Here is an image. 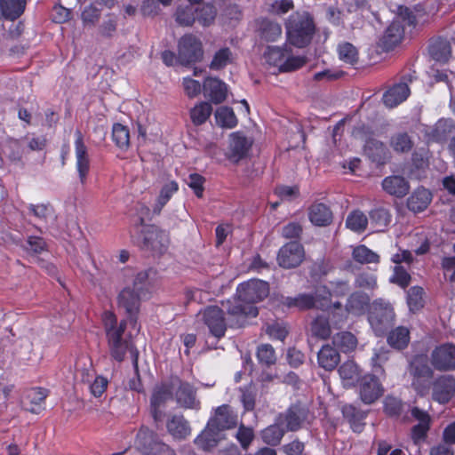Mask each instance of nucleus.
Masks as SVG:
<instances>
[{"label": "nucleus", "mask_w": 455, "mask_h": 455, "mask_svg": "<svg viewBox=\"0 0 455 455\" xmlns=\"http://www.w3.org/2000/svg\"><path fill=\"white\" fill-rule=\"evenodd\" d=\"M149 274L148 270L132 268H125L121 273L124 287L117 296V304L131 317L139 312L141 298L148 292Z\"/></svg>", "instance_id": "1"}, {"label": "nucleus", "mask_w": 455, "mask_h": 455, "mask_svg": "<svg viewBox=\"0 0 455 455\" xmlns=\"http://www.w3.org/2000/svg\"><path fill=\"white\" fill-rule=\"evenodd\" d=\"M269 294V285L259 279H251L238 285L236 289L237 298L222 303V307L229 315L255 317L258 308L254 304L262 301Z\"/></svg>", "instance_id": "2"}, {"label": "nucleus", "mask_w": 455, "mask_h": 455, "mask_svg": "<svg viewBox=\"0 0 455 455\" xmlns=\"http://www.w3.org/2000/svg\"><path fill=\"white\" fill-rule=\"evenodd\" d=\"M102 320L111 357L120 363L124 361L125 355L129 353L133 365L137 370L139 353L132 342L123 337L126 328L125 321H122L118 323L116 315L109 311L103 314Z\"/></svg>", "instance_id": "3"}, {"label": "nucleus", "mask_w": 455, "mask_h": 455, "mask_svg": "<svg viewBox=\"0 0 455 455\" xmlns=\"http://www.w3.org/2000/svg\"><path fill=\"white\" fill-rule=\"evenodd\" d=\"M263 59L267 65L279 73L296 71L307 63L306 57L293 54L288 44L267 46L263 53Z\"/></svg>", "instance_id": "4"}, {"label": "nucleus", "mask_w": 455, "mask_h": 455, "mask_svg": "<svg viewBox=\"0 0 455 455\" xmlns=\"http://www.w3.org/2000/svg\"><path fill=\"white\" fill-rule=\"evenodd\" d=\"M314 32L313 19L307 12L291 14L286 22L287 40L297 47L302 48L308 44Z\"/></svg>", "instance_id": "5"}, {"label": "nucleus", "mask_w": 455, "mask_h": 455, "mask_svg": "<svg viewBox=\"0 0 455 455\" xmlns=\"http://www.w3.org/2000/svg\"><path fill=\"white\" fill-rule=\"evenodd\" d=\"M135 445L143 455H176L172 449L147 427H141L138 432Z\"/></svg>", "instance_id": "6"}, {"label": "nucleus", "mask_w": 455, "mask_h": 455, "mask_svg": "<svg viewBox=\"0 0 455 455\" xmlns=\"http://www.w3.org/2000/svg\"><path fill=\"white\" fill-rule=\"evenodd\" d=\"M394 320L395 312L390 303L381 299L373 303L369 315V323L377 335L383 334L390 328Z\"/></svg>", "instance_id": "7"}, {"label": "nucleus", "mask_w": 455, "mask_h": 455, "mask_svg": "<svg viewBox=\"0 0 455 455\" xmlns=\"http://www.w3.org/2000/svg\"><path fill=\"white\" fill-rule=\"evenodd\" d=\"M204 57L201 40L192 34L183 36L178 42V61L189 65L200 61Z\"/></svg>", "instance_id": "8"}, {"label": "nucleus", "mask_w": 455, "mask_h": 455, "mask_svg": "<svg viewBox=\"0 0 455 455\" xmlns=\"http://www.w3.org/2000/svg\"><path fill=\"white\" fill-rule=\"evenodd\" d=\"M197 316L214 337L220 339L225 335L227 324L223 309L217 306H210L201 310Z\"/></svg>", "instance_id": "9"}, {"label": "nucleus", "mask_w": 455, "mask_h": 455, "mask_svg": "<svg viewBox=\"0 0 455 455\" xmlns=\"http://www.w3.org/2000/svg\"><path fill=\"white\" fill-rule=\"evenodd\" d=\"M430 363L440 371L455 370V345L450 342L441 344L435 347L431 353Z\"/></svg>", "instance_id": "10"}, {"label": "nucleus", "mask_w": 455, "mask_h": 455, "mask_svg": "<svg viewBox=\"0 0 455 455\" xmlns=\"http://www.w3.org/2000/svg\"><path fill=\"white\" fill-rule=\"evenodd\" d=\"M172 388L175 391L176 402L180 407L196 411L200 409L201 403L196 399V390L192 385L175 378L172 379Z\"/></svg>", "instance_id": "11"}, {"label": "nucleus", "mask_w": 455, "mask_h": 455, "mask_svg": "<svg viewBox=\"0 0 455 455\" xmlns=\"http://www.w3.org/2000/svg\"><path fill=\"white\" fill-rule=\"evenodd\" d=\"M75 156H76V169L81 184L84 185L87 180V176L90 171V157L88 154V148L84 144V136L79 130L75 132Z\"/></svg>", "instance_id": "12"}, {"label": "nucleus", "mask_w": 455, "mask_h": 455, "mask_svg": "<svg viewBox=\"0 0 455 455\" xmlns=\"http://www.w3.org/2000/svg\"><path fill=\"white\" fill-rule=\"evenodd\" d=\"M384 388L378 378L371 374H365L359 383V397L365 404H371L382 396Z\"/></svg>", "instance_id": "13"}, {"label": "nucleus", "mask_w": 455, "mask_h": 455, "mask_svg": "<svg viewBox=\"0 0 455 455\" xmlns=\"http://www.w3.org/2000/svg\"><path fill=\"white\" fill-rule=\"evenodd\" d=\"M305 256L304 249L298 242L284 244L278 252L277 261L283 268H292L300 265Z\"/></svg>", "instance_id": "14"}, {"label": "nucleus", "mask_w": 455, "mask_h": 455, "mask_svg": "<svg viewBox=\"0 0 455 455\" xmlns=\"http://www.w3.org/2000/svg\"><path fill=\"white\" fill-rule=\"evenodd\" d=\"M309 411L302 405H292L283 415H280L278 420L281 425L286 426V430L297 431L301 428L305 423L308 422Z\"/></svg>", "instance_id": "15"}, {"label": "nucleus", "mask_w": 455, "mask_h": 455, "mask_svg": "<svg viewBox=\"0 0 455 455\" xmlns=\"http://www.w3.org/2000/svg\"><path fill=\"white\" fill-rule=\"evenodd\" d=\"M220 432L236 427L238 417L228 404H223L215 409L214 415L208 421Z\"/></svg>", "instance_id": "16"}, {"label": "nucleus", "mask_w": 455, "mask_h": 455, "mask_svg": "<svg viewBox=\"0 0 455 455\" xmlns=\"http://www.w3.org/2000/svg\"><path fill=\"white\" fill-rule=\"evenodd\" d=\"M173 391L172 379L170 383H162L154 388L151 396V410L156 421L161 420L163 416L161 407L172 397Z\"/></svg>", "instance_id": "17"}, {"label": "nucleus", "mask_w": 455, "mask_h": 455, "mask_svg": "<svg viewBox=\"0 0 455 455\" xmlns=\"http://www.w3.org/2000/svg\"><path fill=\"white\" fill-rule=\"evenodd\" d=\"M433 399L439 403H447L455 396V379L452 376H442L433 385Z\"/></svg>", "instance_id": "18"}, {"label": "nucleus", "mask_w": 455, "mask_h": 455, "mask_svg": "<svg viewBox=\"0 0 455 455\" xmlns=\"http://www.w3.org/2000/svg\"><path fill=\"white\" fill-rule=\"evenodd\" d=\"M169 236L166 232L151 226L144 231V245L156 253H163L168 247Z\"/></svg>", "instance_id": "19"}, {"label": "nucleus", "mask_w": 455, "mask_h": 455, "mask_svg": "<svg viewBox=\"0 0 455 455\" xmlns=\"http://www.w3.org/2000/svg\"><path fill=\"white\" fill-rule=\"evenodd\" d=\"M252 141L240 132H234L229 139V159L234 162L245 157L251 147Z\"/></svg>", "instance_id": "20"}, {"label": "nucleus", "mask_w": 455, "mask_h": 455, "mask_svg": "<svg viewBox=\"0 0 455 455\" xmlns=\"http://www.w3.org/2000/svg\"><path fill=\"white\" fill-rule=\"evenodd\" d=\"M344 387L350 388L360 383L362 371L354 361L344 362L338 370Z\"/></svg>", "instance_id": "21"}, {"label": "nucleus", "mask_w": 455, "mask_h": 455, "mask_svg": "<svg viewBox=\"0 0 455 455\" xmlns=\"http://www.w3.org/2000/svg\"><path fill=\"white\" fill-rule=\"evenodd\" d=\"M411 91L405 83H399L389 88L382 97L383 103L389 108H395L403 102L410 95Z\"/></svg>", "instance_id": "22"}, {"label": "nucleus", "mask_w": 455, "mask_h": 455, "mask_svg": "<svg viewBox=\"0 0 455 455\" xmlns=\"http://www.w3.org/2000/svg\"><path fill=\"white\" fill-rule=\"evenodd\" d=\"M404 29L403 26L399 20H394L386 29L382 38L381 45L387 50H392L399 44L403 37Z\"/></svg>", "instance_id": "23"}, {"label": "nucleus", "mask_w": 455, "mask_h": 455, "mask_svg": "<svg viewBox=\"0 0 455 455\" xmlns=\"http://www.w3.org/2000/svg\"><path fill=\"white\" fill-rule=\"evenodd\" d=\"M308 219L315 226L325 227L331 223L332 212L326 204L315 202L308 208Z\"/></svg>", "instance_id": "24"}, {"label": "nucleus", "mask_w": 455, "mask_h": 455, "mask_svg": "<svg viewBox=\"0 0 455 455\" xmlns=\"http://www.w3.org/2000/svg\"><path fill=\"white\" fill-rule=\"evenodd\" d=\"M221 439V432L208 422L205 428L195 439V443L204 451H210Z\"/></svg>", "instance_id": "25"}, {"label": "nucleus", "mask_w": 455, "mask_h": 455, "mask_svg": "<svg viewBox=\"0 0 455 455\" xmlns=\"http://www.w3.org/2000/svg\"><path fill=\"white\" fill-rule=\"evenodd\" d=\"M383 189L389 195L403 197L409 192L410 186L401 176H389L382 181Z\"/></svg>", "instance_id": "26"}, {"label": "nucleus", "mask_w": 455, "mask_h": 455, "mask_svg": "<svg viewBox=\"0 0 455 455\" xmlns=\"http://www.w3.org/2000/svg\"><path fill=\"white\" fill-rule=\"evenodd\" d=\"M204 90L211 100L219 104L227 98L228 88L225 83L217 78H208L204 83Z\"/></svg>", "instance_id": "27"}, {"label": "nucleus", "mask_w": 455, "mask_h": 455, "mask_svg": "<svg viewBox=\"0 0 455 455\" xmlns=\"http://www.w3.org/2000/svg\"><path fill=\"white\" fill-rule=\"evenodd\" d=\"M166 427L176 439H184L191 433L189 424L182 415H173L168 419Z\"/></svg>", "instance_id": "28"}, {"label": "nucleus", "mask_w": 455, "mask_h": 455, "mask_svg": "<svg viewBox=\"0 0 455 455\" xmlns=\"http://www.w3.org/2000/svg\"><path fill=\"white\" fill-rule=\"evenodd\" d=\"M431 200L430 191L424 188H419L408 198V208L415 212H422L428 206Z\"/></svg>", "instance_id": "29"}, {"label": "nucleus", "mask_w": 455, "mask_h": 455, "mask_svg": "<svg viewBox=\"0 0 455 455\" xmlns=\"http://www.w3.org/2000/svg\"><path fill=\"white\" fill-rule=\"evenodd\" d=\"M320 367L326 371H332L340 361L338 351L330 345L323 346L317 355Z\"/></svg>", "instance_id": "30"}, {"label": "nucleus", "mask_w": 455, "mask_h": 455, "mask_svg": "<svg viewBox=\"0 0 455 455\" xmlns=\"http://www.w3.org/2000/svg\"><path fill=\"white\" fill-rule=\"evenodd\" d=\"M428 51L431 58L441 63L446 62L451 54L450 43L442 38L433 40L429 44Z\"/></svg>", "instance_id": "31"}, {"label": "nucleus", "mask_w": 455, "mask_h": 455, "mask_svg": "<svg viewBox=\"0 0 455 455\" xmlns=\"http://www.w3.org/2000/svg\"><path fill=\"white\" fill-rule=\"evenodd\" d=\"M369 297L361 292H355L350 295L346 305V310L353 315H363L369 307Z\"/></svg>", "instance_id": "32"}, {"label": "nucleus", "mask_w": 455, "mask_h": 455, "mask_svg": "<svg viewBox=\"0 0 455 455\" xmlns=\"http://www.w3.org/2000/svg\"><path fill=\"white\" fill-rule=\"evenodd\" d=\"M344 417L349 421L354 432L360 433L363 429V422L366 417V413L356 409L351 404H347L342 408Z\"/></svg>", "instance_id": "33"}, {"label": "nucleus", "mask_w": 455, "mask_h": 455, "mask_svg": "<svg viewBox=\"0 0 455 455\" xmlns=\"http://www.w3.org/2000/svg\"><path fill=\"white\" fill-rule=\"evenodd\" d=\"M259 32L261 38L275 42L282 35V28L277 22L263 19L259 21Z\"/></svg>", "instance_id": "34"}, {"label": "nucleus", "mask_w": 455, "mask_h": 455, "mask_svg": "<svg viewBox=\"0 0 455 455\" xmlns=\"http://www.w3.org/2000/svg\"><path fill=\"white\" fill-rule=\"evenodd\" d=\"M352 259L363 265L379 262V256L363 244L353 247Z\"/></svg>", "instance_id": "35"}, {"label": "nucleus", "mask_w": 455, "mask_h": 455, "mask_svg": "<svg viewBox=\"0 0 455 455\" xmlns=\"http://www.w3.org/2000/svg\"><path fill=\"white\" fill-rule=\"evenodd\" d=\"M26 0H1L0 6L4 17L10 20L19 18L24 12Z\"/></svg>", "instance_id": "36"}, {"label": "nucleus", "mask_w": 455, "mask_h": 455, "mask_svg": "<svg viewBox=\"0 0 455 455\" xmlns=\"http://www.w3.org/2000/svg\"><path fill=\"white\" fill-rule=\"evenodd\" d=\"M410 341V331L406 327L399 326L394 329L387 337L388 344L395 349H403Z\"/></svg>", "instance_id": "37"}, {"label": "nucleus", "mask_w": 455, "mask_h": 455, "mask_svg": "<svg viewBox=\"0 0 455 455\" xmlns=\"http://www.w3.org/2000/svg\"><path fill=\"white\" fill-rule=\"evenodd\" d=\"M216 123L224 128L232 129L237 124V118L232 108L220 107L215 112Z\"/></svg>", "instance_id": "38"}, {"label": "nucleus", "mask_w": 455, "mask_h": 455, "mask_svg": "<svg viewBox=\"0 0 455 455\" xmlns=\"http://www.w3.org/2000/svg\"><path fill=\"white\" fill-rule=\"evenodd\" d=\"M212 108L208 102H200L190 110V118L195 125L204 124L210 117Z\"/></svg>", "instance_id": "39"}, {"label": "nucleus", "mask_w": 455, "mask_h": 455, "mask_svg": "<svg viewBox=\"0 0 455 455\" xmlns=\"http://www.w3.org/2000/svg\"><path fill=\"white\" fill-rule=\"evenodd\" d=\"M232 60L233 54L230 49L228 47L221 48L214 53L209 68L212 70L222 69L231 63Z\"/></svg>", "instance_id": "40"}, {"label": "nucleus", "mask_w": 455, "mask_h": 455, "mask_svg": "<svg viewBox=\"0 0 455 455\" xmlns=\"http://www.w3.org/2000/svg\"><path fill=\"white\" fill-rule=\"evenodd\" d=\"M283 304L288 307H298L299 309H307L315 307L317 301L314 300V297L308 294H299L297 297H286Z\"/></svg>", "instance_id": "41"}, {"label": "nucleus", "mask_w": 455, "mask_h": 455, "mask_svg": "<svg viewBox=\"0 0 455 455\" xmlns=\"http://www.w3.org/2000/svg\"><path fill=\"white\" fill-rule=\"evenodd\" d=\"M112 139L119 148L127 149L130 145L129 129L121 124H115L112 129Z\"/></svg>", "instance_id": "42"}, {"label": "nucleus", "mask_w": 455, "mask_h": 455, "mask_svg": "<svg viewBox=\"0 0 455 455\" xmlns=\"http://www.w3.org/2000/svg\"><path fill=\"white\" fill-rule=\"evenodd\" d=\"M28 210L30 214L44 222L55 218L53 208L49 204H31L28 206Z\"/></svg>", "instance_id": "43"}, {"label": "nucleus", "mask_w": 455, "mask_h": 455, "mask_svg": "<svg viewBox=\"0 0 455 455\" xmlns=\"http://www.w3.org/2000/svg\"><path fill=\"white\" fill-rule=\"evenodd\" d=\"M367 224L368 219L366 215L360 211L351 212L346 220V226L352 231L358 233L364 231Z\"/></svg>", "instance_id": "44"}, {"label": "nucleus", "mask_w": 455, "mask_h": 455, "mask_svg": "<svg viewBox=\"0 0 455 455\" xmlns=\"http://www.w3.org/2000/svg\"><path fill=\"white\" fill-rule=\"evenodd\" d=\"M333 344L343 352H350L356 347L357 339L351 332H339L333 337Z\"/></svg>", "instance_id": "45"}, {"label": "nucleus", "mask_w": 455, "mask_h": 455, "mask_svg": "<svg viewBox=\"0 0 455 455\" xmlns=\"http://www.w3.org/2000/svg\"><path fill=\"white\" fill-rule=\"evenodd\" d=\"M424 291L419 286H413L407 292V304L410 311L415 312L424 306Z\"/></svg>", "instance_id": "46"}, {"label": "nucleus", "mask_w": 455, "mask_h": 455, "mask_svg": "<svg viewBox=\"0 0 455 455\" xmlns=\"http://www.w3.org/2000/svg\"><path fill=\"white\" fill-rule=\"evenodd\" d=\"M22 249L31 256L42 253L47 250V244L44 238L40 236L30 235L26 243L22 245Z\"/></svg>", "instance_id": "47"}, {"label": "nucleus", "mask_w": 455, "mask_h": 455, "mask_svg": "<svg viewBox=\"0 0 455 455\" xmlns=\"http://www.w3.org/2000/svg\"><path fill=\"white\" fill-rule=\"evenodd\" d=\"M283 434L284 429L279 424H275L265 428L261 433V436L266 443L276 445L282 440Z\"/></svg>", "instance_id": "48"}, {"label": "nucleus", "mask_w": 455, "mask_h": 455, "mask_svg": "<svg viewBox=\"0 0 455 455\" xmlns=\"http://www.w3.org/2000/svg\"><path fill=\"white\" fill-rule=\"evenodd\" d=\"M339 58L343 62L354 65L358 60V52L356 48L350 43L340 44L338 46Z\"/></svg>", "instance_id": "49"}, {"label": "nucleus", "mask_w": 455, "mask_h": 455, "mask_svg": "<svg viewBox=\"0 0 455 455\" xmlns=\"http://www.w3.org/2000/svg\"><path fill=\"white\" fill-rule=\"evenodd\" d=\"M370 220L376 230H381L390 223L391 216L387 210L381 208L371 212Z\"/></svg>", "instance_id": "50"}, {"label": "nucleus", "mask_w": 455, "mask_h": 455, "mask_svg": "<svg viewBox=\"0 0 455 455\" xmlns=\"http://www.w3.org/2000/svg\"><path fill=\"white\" fill-rule=\"evenodd\" d=\"M179 185L176 181L172 180L168 183H166L161 189L156 208L157 212H159L162 208L167 204V202L171 199V197L178 191Z\"/></svg>", "instance_id": "51"}, {"label": "nucleus", "mask_w": 455, "mask_h": 455, "mask_svg": "<svg viewBox=\"0 0 455 455\" xmlns=\"http://www.w3.org/2000/svg\"><path fill=\"white\" fill-rule=\"evenodd\" d=\"M196 9L192 5L179 7L176 12V21L181 26H191L196 20Z\"/></svg>", "instance_id": "52"}, {"label": "nucleus", "mask_w": 455, "mask_h": 455, "mask_svg": "<svg viewBox=\"0 0 455 455\" xmlns=\"http://www.w3.org/2000/svg\"><path fill=\"white\" fill-rule=\"evenodd\" d=\"M216 14V9L212 4H204L196 9V20L204 27L210 26L213 22Z\"/></svg>", "instance_id": "53"}, {"label": "nucleus", "mask_w": 455, "mask_h": 455, "mask_svg": "<svg viewBox=\"0 0 455 455\" xmlns=\"http://www.w3.org/2000/svg\"><path fill=\"white\" fill-rule=\"evenodd\" d=\"M93 370L90 358L87 356L80 357L76 363V374L81 375V379L84 382H90L92 377Z\"/></svg>", "instance_id": "54"}, {"label": "nucleus", "mask_w": 455, "mask_h": 455, "mask_svg": "<svg viewBox=\"0 0 455 455\" xmlns=\"http://www.w3.org/2000/svg\"><path fill=\"white\" fill-rule=\"evenodd\" d=\"M312 333L321 339H327L331 335V328L328 320L324 316H317L311 325Z\"/></svg>", "instance_id": "55"}, {"label": "nucleus", "mask_w": 455, "mask_h": 455, "mask_svg": "<svg viewBox=\"0 0 455 455\" xmlns=\"http://www.w3.org/2000/svg\"><path fill=\"white\" fill-rule=\"evenodd\" d=\"M47 396V391L42 387H35L28 391L27 395V398L29 400L30 403L34 406L29 408L28 410L31 412L36 413L38 411L36 406H40L45 400Z\"/></svg>", "instance_id": "56"}, {"label": "nucleus", "mask_w": 455, "mask_h": 455, "mask_svg": "<svg viewBox=\"0 0 455 455\" xmlns=\"http://www.w3.org/2000/svg\"><path fill=\"white\" fill-rule=\"evenodd\" d=\"M257 357L261 363L266 365L274 364L276 361L275 349L268 344H263L258 347Z\"/></svg>", "instance_id": "57"}, {"label": "nucleus", "mask_w": 455, "mask_h": 455, "mask_svg": "<svg viewBox=\"0 0 455 455\" xmlns=\"http://www.w3.org/2000/svg\"><path fill=\"white\" fill-rule=\"evenodd\" d=\"M314 300L317 301L315 307L324 309L330 307L331 292L326 286H320L316 289Z\"/></svg>", "instance_id": "58"}, {"label": "nucleus", "mask_w": 455, "mask_h": 455, "mask_svg": "<svg viewBox=\"0 0 455 455\" xmlns=\"http://www.w3.org/2000/svg\"><path fill=\"white\" fill-rule=\"evenodd\" d=\"M391 146L397 152H407L412 147V142L406 133H399L392 138Z\"/></svg>", "instance_id": "59"}, {"label": "nucleus", "mask_w": 455, "mask_h": 455, "mask_svg": "<svg viewBox=\"0 0 455 455\" xmlns=\"http://www.w3.org/2000/svg\"><path fill=\"white\" fill-rule=\"evenodd\" d=\"M185 181L187 185L193 189L197 197L201 198L203 196L205 179L202 175L198 173H191Z\"/></svg>", "instance_id": "60"}, {"label": "nucleus", "mask_w": 455, "mask_h": 455, "mask_svg": "<svg viewBox=\"0 0 455 455\" xmlns=\"http://www.w3.org/2000/svg\"><path fill=\"white\" fill-rule=\"evenodd\" d=\"M390 282L398 284L402 288H405L411 282V275L402 266H395L394 273L390 277Z\"/></svg>", "instance_id": "61"}, {"label": "nucleus", "mask_w": 455, "mask_h": 455, "mask_svg": "<svg viewBox=\"0 0 455 455\" xmlns=\"http://www.w3.org/2000/svg\"><path fill=\"white\" fill-rule=\"evenodd\" d=\"M454 130L453 121L451 119H440L435 126V136L438 140H443Z\"/></svg>", "instance_id": "62"}, {"label": "nucleus", "mask_w": 455, "mask_h": 455, "mask_svg": "<svg viewBox=\"0 0 455 455\" xmlns=\"http://www.w3.org/2000/svg\"><path fill=\"white\" fill-rule=\"evenodd\" d=\"M254 438V433L251 427L241 425L236 433V439L243 449L246 450Z\"/></svg>", "instance_id": "63"}, {"label": "nucleus", "mask_w": 455, "mask_h": 455, "mask_svg": "<svg viewBox=\"0 0 455 455\" xmlns=\"http://www.w3.org/2000/svg\"><path fill=\"white\" fill-rule=\"evenodd\" d=\"M108 380L103 376H97L90 384V390L93 396L100 397L106 391Z\"/></svg>", "instance_id": "64"}]
</instances>
